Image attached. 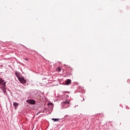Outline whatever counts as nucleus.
<instances>
[{
  "mask_svg": "<svg viewBox=\"0 0 130 130\" xmlns=\"http://www.w3.org/2000/svg\"><path fill=\"white\" fill-rule=\"evenodd\" d=\"M19 81L21 84H26V83H27V81H26V80H25V79L23 78H19Z\"/></svg>",
  "mask_w": 130,
  "mask_h": 130,
  "instance_id": "1",
  "label": "nucleus"
},
{
  "mask_svg": "<svg viewBox=\"0 0 130 130\" xmlns=\"http://www.w3.org/2000/svg\"><path fill=\"white\" fill-rule=\"evenodd\" d=\"M26 102L29 103V104H32V105H34L36 103L35 101L33 100H28L26 101Z\"/></svg>",
  "mask_w": 130,
  "mask_h": 130,
  "instance_id": "2",
  "label": "nucleus"
},
{
  "mask_svg": "<svg viewBox=\"0 0 130 130\" xmlns=\"http://www.w3.org/2000/svg\"><path fill=\"white\" fill-rule=\"evenodd\" d=\"M0 85L4 86H6V82L4 81L2 78H0Z\"/></svg>",
  "mask_w": 130,
  "mask_h": 130,
  "instance_id": "3",
  "label": "nucleus"
},
{
  "mask_svg": "<svg viewBox=\"0 0 130 130\" xmlns=\"http://www.w3.org/2000/svg\"><path fill=\"white\" fill-rule=\"evenodd\" d=\"M71 82H72V81L71 80V79H68L66 81V85H70V84H71Z\"/></svg>",
  "mask_w": 130,
  "mask_h": 130,
  "instance_id": "4",
  "label": "nucleus"
},
{
  "mask_svg": "<svg viewBox=\"0 0 130 130\" xmlns=\"http://www.w3.org/2000/svg\"><path fill=\"white\" fill-rule=\"evenodd\" d=\"M66 104H70V102H68V101H65V102H63L62 103V106H64V105H66Z\"/></svg>",
  "mask_w": 130,
  "mask_h": 130,
  "instance_id": "5",
  "label": "nucleus"
},
{
  "mask_svg": "<svg viewBox=\"0 0 130 130\" xmlns=\"http://www.w3.org/2000/svg\"><path fill=\"white\" fill-rule=\"evenodd\" d=\"M13 106H15L16 107H18L19 106V103H17L16 102L13 103Z\"/></svg>",
  "mask_w": 130,
  "mask_h": 130,
  "instance_id": "6",
  "label": "nucleus"
},
{
  "mask_svg": "<svg viewBox=\"0 0 130 130\" xmlns=\"http://www.w3.org/2000/svg\"><path fill=\"white\" fill-rule=\"evenodd\" d=\"M52 120H53V121H59V118H52Z\"/></svg>",
  "mask_w": 130,
  "mask_h": 130,
  "instance_id": "7",
  "label": "nucleus"
},
{
  "mask_svg": "<svg viewBox=\"0 0 130 130\" xmlns=\"http://www.w3.org/2000/svg\"><path fill=\"white\" fill-rule=\"evenodd\" d=\"M56 71H57V72H60V71H61V69H60V68L58 67V68L56 69Z\"/></svg>",
  "mask_w": 130,
  "mask_h": 130,
  "instance_id": "8",
  "label": "nucleus"
},
{
  "mask_svg": "<svg viewBox=\"0 0 130 130\" xmlns=\"http://www.w3.org/2000/svg\"><path fill=\"white\" fill-rule=\"evenodd\" d=\"M84 100H85V99H83V100H82V101H84Z\"/></svg>",
  "mask_w": 130,
  "mask_h": 130,
  "instance_id": "9",
  "label": "nucleus"
},
{
  "mask_svg": "<svg viewBox=\"0 0 130 130\" xmlns=\"http://www.w3.org/2000/svg\"><path fill=\"white\" fill-rule=\"evenodd\" d=\"M26 60H28V59H26Z\"/></svg>",
  "mask_w": 130,
  "mask_h": 130,
  "instance_id": "10",
  "label": "nucleus"
}]
</instances>
